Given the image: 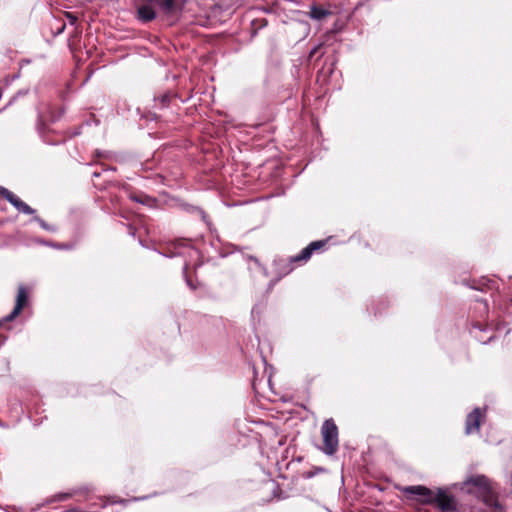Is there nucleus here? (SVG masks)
Returning <instances> with one entry per match:
<instances>
[{"instance_id":"obj_1","label":"nucleus","mask_w":512,"mask_h":512,"mask_svg":"<svg viewBox=\"0 0 512 512\" xmlns=\"http://www.w3.org/2000/svg\"><path fill=\"white\" fill-rule=\"evenodd\" d=\"M323 438V452L327 455H333L338 449V428L332 419H327L321 427Z\"/></svg>"},{"instance_id":"obj_2","label":"nucleus","mask_w":512,"mask_h":512,"mask_svg":"<svg viewBox=\"0 0 512 512\" xmlns=\"http://www.w3.org/2000/svg\"><path fill=\"white\" fill-rule=\"evenodd\" d=\"M28 298V289L25 286L20 285L18 288L14 309L10 314L0 319V328H2L6 323L13 321L21 313L23 308L28 303Z\"/></svg>"},{"instance_id":"obj_3","label":"nucleus","mask_w":512,"mask_h":512,"mask_svg":"<svg viewBox=\"0 0 512 512\" xmlns=\"http://www.w3.org/2000/svg\"><path fill=\"white\" fill-rule=\"evenodd\" d=\"M403 494H405L408 498H414L415 496H419L420 501L423 504H432L433 503V491L429 488L422 485H413L406 486L402 488Z\"/></svg>"},{"instance_id":"obj_4","label":"nucleus","mask_w":512,"mask_h":512,"mask_svg":"<svg viewBox=\"0 0 512 512\" xmlns=\"http://www.w3.org/2000/svg\"><path fill=\"white\" fill-rule=\"evenodd\" d=\"M0 195L6 199L17 211L24 214H34L35 210L22 201L17 195L9 189L0 186Z\"/></svg>"},{"instance_id":"obj_5","label":"nucleus","mask_w":512,"mask_h":512,"mask_svg":"<svg viewBox=\"0 0 512 512\" xmlns=\"http://www.w3.org/2000/svg\"><path fill=\"white\" fill-rule=\"evenodd\" d=\"M465 484L473 486L475 492L481 497H488L492 493L491 482L484 475L472 476L466 480Z\"/></svg>"},{"instance_id":"obj_6","label":"nucleus","mask_w":512,"mask_h":512,"mask_svg":"<svg viewBox=\"0 0 512 512\" xmlns=\"http://www.w3.org/2000/svg\"><path fill=\"white\" fill-rule=\"evenodd\" d=\"M433 503H436L443 511H452L455 509L454 498L442 489H437L436 492L433 491Z\"/></svg>"},{"instance_id":"obj_7","label":"nucleus","mask_w":512,"mask_h":512,"mask_svg":"<svg viewBox=\"0 0 512 512\" xmlns=\"http://www.w3.org/2000/svg\"><path fill=\"white\" fill-rule=\"evenodd\" d=\"M481 412L479 408H475L466 418L465 432L471 434L478 432L480 429Z\"/></svg>"},{"instance_id":"obj_8","label":"nucleus","mask_w":512,"mask_h":512,"mask_svg":"<svg viewBox=\"0 0 512 512\" xmlns=\"http://www.w3.org/2000/svg\"><path fill=\"white\" fill-rule=\"evenodd\" d=\"M324 246L323 241H315L305 247L298 255L291 258V262L307 261L315 250Z\"/></svg>"},{"instance_id":"obj_9","label":"nucleus","mask_w":512,"mask_h":512,"mask_svg":"<svg viewBox=\"0 0 512 512\" xmlns=\"http://www.w3.org/2000/svg\"><path fill=\"white\" fill-rule=\"evenodd\" d=\"M137 18L141 22H150L156 18V12L150 5H142L137 9Z\"/></svg>"},{"instance_id":"obj_10","label":"nucleus","mask_w":512,"mask_h":512,"mask_svg":"<svg viewBox=\"0 0 512 512\" xmlns=\"http://www.w3.org/2000/svg\"><path fill=\"white\" fill-rule=\"evenodd\" d=\"M330 14V12L322 7H319V6H312L311 9H310V17L312 19H316V20H321L323 18H325L326 16H328Z\"/></svg>"},{"instance_id":"obj_11","label":"nucleus","mask_w":512,"mask_h":512,"mask_svg":"<svg viewBox=\"0 0 512 512\" xmlns=\"http://www.w3.org/2000/svg\"><path fill=\"white\" fill-rule=\"evenodd\" d=\"M37 130L40 133V135L43 137L44 141L46 143H49V141L44 136V130H45V115L43 112H39L38 115V122H37Z\"/></svg>"},{"instance_id":"obj_12","label":"nucleus","mask_w":512,"mask_h":512,"mask_svg":"<svg viewBox=\"0 0 512 512\" xmlns=\"http://www.w3.org/2000/svg\"><path fill=\"white\" fill-rule=\"evenodd\" d=\"M130 199L141 204H150L152 201V199L148 196H138L136 194H131Z\"/></svg>"},{"instance_id":"obj_13","label":"nucleus","mask_w":512,"mask_h":512,"mask_svg":"<svg viewBox=\"0 0 512 512\" xmlns=\"http://www.w3.org/2000/svg\"><path fill=\"white\" fill-rule=\"evenodd\" d=\"M71 496H72L71 493H59V494L54 495L50 501H52V502L65 501V500L69 499Z\"/></svg>"},{"instance_id":"obj_14","label":"nucleus","mask_w":512,"mask_h":512,"mask_svg":"<svg viewBox=\"0 0 512 512\" xmlns=\"http://www.w3.org/2000/svg\"><path fill=\"white\" fill-rule=\"evenodd\" d=\"M34 220L37 221L43 229L47 231H55V228L47 224L43 219L36 216Z\"/></svg>"},{"instance_id":"obj_15","label":"nucleus","mask_w":512,"mask_h":512,"mask_svg":"<svg viewBox=\"0 0 512 512\" xmlns=\"http://www.w3.org/2000/svg\"><path fill=\"white\" fill-rule=\"evenodd\" d=\"M52 247L57 249H69L70 246L67 244H51Z\"/></svg>"},{"instance_id":"obj_16","label":"nucleus","mask_w":512,"mask_h":512,"mask_svg":"<svg viewBox=\"0 0 512 512\" xmlns=\"http://www.w3.org/2000/svg\"><path fill=\"white\" fill-rule=\"evenodd\" d=\"M318 49H319V46L314 47V48L310 51L309 57H310V58H311V57H313V56L316 54V52H317V50H318Z\"/></svg>"},{"instance_id":"obj_17","label":"nucleus","mask_w":512,"mask_h":512,"mask_svg":"<svg viewBox=\"0 0 512 512\" xmlns=\"http://www.w3.org/2000/svg\"><path fill=\"white\" fill-rule=\"evenodd\" d=\"M188 285L192 288V289H195V287L191 284V282L187 281Z\"/></svg>"},{"instance_id":"obj_18","label":"nucleus","mask_w":512,"mask_h":512,"mask_svg":"<svg viewBox=\"0 0 512 512\" xmlns=\"http://www.w3.org/2000/svg\"><path fill=\"white\" fill-rule=\"evenodd\" d=\"M166 99H167V97H166V96H165V97H163V98H162V102L164 103V102L166 101Z\"/></svg>"},{"instance_id":"obj_19","label":"nucleus","mask_w":512,"mask_h":512,"mask_svg":"<svg viewBox=\"0 0 512 512\" xmlns=\"http://www.w3.org/2000/svg\"><path fill=\"white\" fill-rule=\"evenodd\" d=\"M55 120H56V117L52 116L51 121H55Z\"/></svg>"}]
</instances>
